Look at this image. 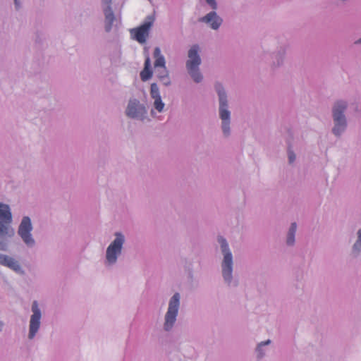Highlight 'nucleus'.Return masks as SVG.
I'll list each match as a JSON object with an SVG mask.
<instances>
[{
    "label": "nucleus",
    "mask_w": 361,
    "mask_h": 361,
    "mask_svg": "<svg viewBox=\"0 0 361 361\" xmlns=\"http://www.w3.org/2000/svg\"><path fill=\"white\" fill-rule=\"evenodd\" d=\"M199 47L193 45L188 51V58L187 61V69L196 82H199L202 79V75L199 71L198 66L201 63L200 57L198 54Z\"/></svg>",
    "instance_id": "f257e3e1"
},
{
    "label": "nucleus",
    "mask_w": 361,
    "mask_h": 361,
    "mask_svg": "<svg viewBox=\"0 0 361 361\" xmlns=\"http://www.w3.org/2000/svg\"><path fill=\"white\" fill-rule=\"evenodd\" d=\"M216 90L219 94V113L220 117L222 120V130L224 133L226 135L229 134V119H230V112L226 109L227 107V100L226 96L224 91V88L220 84L216 85Z\"/></svg>",
    "instance_id": "f03ea898"
},
{
    "label": "nucleus",
    "mask_w": 361,
    "mask_h": 361,
    "mask_svg": "<svg viewBox=\"0 0 361 361\" xmlns=\"http://www.w3.org/2000/svg\"><path fill=\"white\" fill-rule=\"evenodd\" d=\"M346 103L342 101L337 102L333 108V116L335 126L333 132L339 135L345 128L346 121L343 112L346 109Z\"/></svg>",
    "instance_id": "7ed1b4c3"
},
{
    "label": "nucleus",
    "mask_w": 361,
    "mask_h": 361,
    "mask_svg": "<svg viewBox=\"0 0 361 361\" xmlns=\"http://www.w3.org/2000/svg\"><path fill=\"white\" fill-rule=\"evenodd\" d=\"M218 240L224 255L222 264L223 276L225 281L230 282L232 278V255L228 250V245L226 239L222 237H219Z\"/></svg>",
    "instance_id": "20e7f679"
},
{
    "label": "nucleus",
    "mask_w": 361,
    "mask_h": 361,
    "mask_svg": "<svg viewBox=\"0 0 361 361\" xmlns=\"http://www.w3.org/2000/svg\"><path fill=\"white\" fill-rule=\"evenodd\" d=\"M180 295L176 293L171 298L169 305V309L165 316L164 329L169 331L176 322L179 307Z\"/></svg>",
    "instance_id": "39448f33"
},
{
    "label": "nucleus",
    "mask_w": 361,
    "mask_h": 361,
    "mask_svg": "<svg viewBox=\"0 0 361 361\" xmlns=\"http://www.w3.org/2000/svg\"><path fill=\"white\" fill-rule=\"evenodd\" d=\"M123 243V235L119 233H116L115 240L109 245L106 250V260L109 263L114 264L116 262L117 256L121 252Z\"/></svg>",
    "instance_id": "423d86ee"
},
{
    "label": "nucleus",
    "mask_w": 361,
    "mask_h": 361,
    "mask_svg": "<svg viewBox=\"0 0 361 361\" xmlns=\"http://www.w3.org/2000/svg\"><path fill=\"white\" fill-rule=\"evenodd\" d=\"M154 19L149 16L147 20L140 26L130 30V34L139 43L143 44L149 36V30L152 25Z\"/></svg>",
    "instance_id": "0eeeda50"
},
{
    "label": "nucleus",
    "mask_w": 361,
    "mask_h": 361,
    "mask_svg": "<svg viewBox=\"0 0 361 361\" xmlns=\"http://www.w3.org/2000/svg\"><path fill=\"white\" fill-rule=\"evenodd\" d=\"M154 57L155 59L154 61V68H161V71L164 73V75H159L160 81L165 85H168L170 84V79L169 78L168 71L166 70L165 66V59L161 54V50L159 47H156L154 51Z\"/></svg>",
    "instance_id": "6e6552de"
},
{
    "label": "nucleus",
    "mask_w": 361,
    "mask_h": 361,
    "mask_svg": "<svg viewBox=\"0 0 361 361\" xmlns=\"http://www.w3.org/2000/svg\"><path fill=\"white\" fill-rule=\"evenodd\" d=\"M32 231V224L29 217L25 216L23 219L19 228L18 234L24 241V243L28 245L32 246L34 245V240L32 238L30 232Z\"/></svg>",
    "instance_id": "1a4fd4ad"
},
{
    "label": "nucleus",
    "mask_w": 361,
    "mask_h": 361,
    "mask_svg": "<svg viewBox=\"0 0 361 361\" xmlns=\"http://www.w3.org/2000/svg\"><path fill=\"white\" fill-rule=\"evenodd\" d=\"M32 311L33 314L30 318L29 332V338L30 339L34 338L40 325L41 312L39 309L37 301L33 302L32 305Z\"/></svg>",
    "instance_id": "9d476101"
},
{
    "label": "nucleus",
    "mask_w": 361,
    "mask_h": 361,
    "mask_svg": "<svg viewBox=\"0 0 361 361\" xmlns=\"http://www.w3.org/2000/svg\"><path fill=\"white\" fill-rule=\"evenodd\" d=\"M146 113L145 107L139 104L137 99L130 100L126 109V115L131 118H137L140 114Z\"/></svg>",
    "instance_id": "9b49d317"
},
{
    "label": "nucleus",
    "mask_w": 361,
    "mask_h": 361,
    "mask_svg": "<svg viewBox=\"0 0 361 361\" xmlns=\"http://www.w3.org/2000/svg\"><path fill=\"white\" fill-rule=\"evenodd\" d=\"M200 21L209 23L212 29L216 30L222 23V19L216 12L212 11L200 19Z\"/></svg>",
    "instance_id": "f8f14e48"
},
{
    "label": "nucleus",
    "mask_w": 361,
    "mask_h": 361,
    "mask_svg": "<svg viewBox=\"0 0 361 361\" xmlns=\"http://www.w3.org/2000/svg\"><path fill=\"white\" fill-rule=\"evenodd\" d=\"M0 264L6 266L16 271H18L20 269V267L17 261L4 255H0Z\"/></svg>",
    "instance_id": "ddd939ff"
},
{
    "label": "nucleus",
    "mask_w": 361,
    "mask_h": 361,
    "mask_svg": "<svg viewBox=\"0 0 361 361\" xmlns=\"http://www.w3.org/2000/svg\"><path fill=\"white\" fill-rule=\"evenodd\" d=\"M152 76V71L151 70V63L149 56H147L145 61V67L140 73V78L142 81H146L151 78Z\"/></svg>",
    "instance_id": "4468645a"
},
{
    "label": "nucleus",
    "mask_w": 361,
    "mask_h": 361,
    "mask_svg": "<svg viewBox=\"0 0 361 361\" xmlns=\"http://www.w3.org/2000/svg\"><path fill=\"white\" fill-rule=\"evenodd\" d=\"M11 213L8 205L0 203V219L5 223H11Z\"/></svg>",
    "instance_id": "2eb2a0df"
},
{
    "label": "nucleus",
    "mask_w": 361,
    "mask_h": 361,
    "mask_svg": "<svg viewBox=\"0 0 361 361\" xmlns=\"http://www.w3.org/2000/svg\"><path fill=\"white\" fill-rule=\"evenodd\" d=\"M106 5H107V7L104 10L105 18H106V22L108 23V25L106 27V30L107 31H109L111 27L114 20V15L113 11L110 6V4H106Z\"/></svg>",
    "instance_id": "dca6fc26"
},
{
    "label": "nucleus",
    "mask_w": 361,
    "mask_h": 361,
    "mask_svg": "<svg viewBox=\"0 0 361 361\" xmlns=\"http://www.w3.org/2000/svg\"><path fill=\"white\" fill-rule=\"evenodd\" d=\"M297 225L295 223H293L289 229L288 236H287V244L293 245L295 241V234L296 231Z\"/></svg>",
    "instance_id": "f3484780"
},
{
    "label": "nucleus",
    "mask_w": 361,
    "mask_h": 361,
    "mask_svg": "<svg viewBox=\"0 0 361 361\" xmlns=\"http://www.w3.org/2000/svg\"><path fill=\"white\" fill-rule=\"evenodd\" d=\"M150 94L151 97L154 99H158V97H161L159 94V87L155 83H152L151 85V90H150Z\"/></svg>",
    "instance_id": "a211bd4d"
},
{
    "label": "nucleus",
    "mask_w": 361,
    "mask_h": 361,
    "mask_svg": "<svg viewBox=\"0 0 361 361\" xmlns=\"http://www.w3.org/2000/svg\"><path fill=\"white\" fill-rule=\"evenodd\" d=\"M154 106L159 112H161L163 110L164 103L161 101V97H158V99H154Z\"/></svg>",
    "instance_id": "6ab92c4d"
},
{
    "label": "nucleus",
    "mask_w": 361,
    "mask_h": 361,
    "mask_svg": "<svg viewBox=\"0 0 361 361\" xmlns=\"http://www.w3.org/2000/svg\"><path fill=\"white\" fill-rule=\"evenodd\" d=\"M358 239L353 245V251L358 252L361 249V228L357 232Z\"/></svg>",
    "instance_id": "aec40b11"
},
{
    "label": "nucleus",
    "mask_w": 361,
    "mask_h": 361,
    "mask_svg": "<svg viewBox=\"0 0 361 361\" xmlns=\"http://www.w3.org/2000/svg\"><path fill=\"white\" fill-rule=\"evenodd\" d=\"M0 233L7 234L8 235H13L14 232L13 229H10L9 227L1 225L0 228Z\"/></svg>",
    "instance_id": "412c9836"
},
{
    "label": "nucleus",
    "mask_w": 361,
    "mask_h": 361,
    "mask_svg": "<svg viewBox=\"0 0 361 361\" xmlns=\"http://www.w3.org/2000/svg\"><path fill=\"white\" fill-rule=\"evenodd\" d=\"M206 1L212 9H216L217 8L216 0H206Z\"/></svg>",
    "instance_id": "4be33fe9"
},
{
    "label": "nucleus",
    "mask_w": 361,
    "mask_h": 361,
    "mask_svg": "<svg viewBox=\"0 0 361 361\" xmlns=\"http://www.w3.org/2000/svg\"><path fill=\"white\" fill-rule=\"evenodd\" d=\"M288 159L289 162L291 164L295 160V154L293 152L289 151L288 152Z\"/></svg>",
    "instance_id": "5701e85b"
},
{
    "label": "nucleus",
    "mask_w": 361,
    "mask_h": 361,
    "mask_svg": "<svg viewBox=\"0 0 361 361\" xmlns=\"http://www.w3.org/2000/svg\"><path fill=\"white\" fill-rule=\"evenodd\" d=\"M269 343H270V341H269V340H268V341H265V342H262V343H260L258 345L257 350H259V349H260L261 346L264 345H267V344H269Z\"/></svg>",
    "instance_id": "b1692460"
},
{
    "label": "nucleus",
    "mask_w": 361,
    "mask_h": 361,
    "mask_svg": "<svg viewBox=\"0 0 361 361\" xmlns=\"http://www.w3.org/2000/svg\"><path fill=\"white\" fill-rule=\"evenodd\" d=\"M155 71L157 74V77L159 78V75H164V73L161 71V68H155Z\"/></svg>",
    "instance_id": "393cba45"
},
{
    "label": "nucleus",
    "mask_w": 361,
    "mask_h": 361,
    "mask_svg": "<svg viewBox=\"0 0 361 361\" xmlns=\"http://www.w3.org/2000/svg\"><path fill=\"white\" fill-rule=\"evenodd\" d=\"M103 2L105 4H110L111 2V0H103Z\"/></svg>",
    "instance_id": "a878e982"
},
{
    "label": "nucleus",
    "mask_w": 361,
    "mask_h": 361,
    "mask_svg": "<svg viewBox=\"0 0 361 361\" xmlns=\"http://www.w3.org/2000/svg\"><path fill=\"white\" fill-rule=\"evenodd\" d=\"M14 1H15V4H16V7L18 8L19 7V1L18 0H14Z\"/></svg>",
    "instance_id": "bb28decb"
},
{
    "label": "nucleus",
    "mask_w": 361,
    "mask_h": 361,
    "mask_svg": "<svg viewBox=\"0 0 361 361\" xmlns=\"http://www.w3.org/2000/svg\"><path fill=\"white\" fill-rule=\"evenodd\" d=\"M358 42L361 43V38L358 40Z\"/></svg>",
    "instance_id": "cd10ccee"
},
{
    "label": "nucleus",
    "mask_w": 361,
    "mask_h": 361,
    "mask_svg": "<svg viewBox=\"0 0 361 361\" xmlns=\"http://www.w3.org/2000/svg\"><path fill=\"white\" fill-rule=\"evenodd\" d=\"M0 249H1V245H0Z\"/></svg>",
    "instance_id": "c85d7f7f"
}]
</instances>
